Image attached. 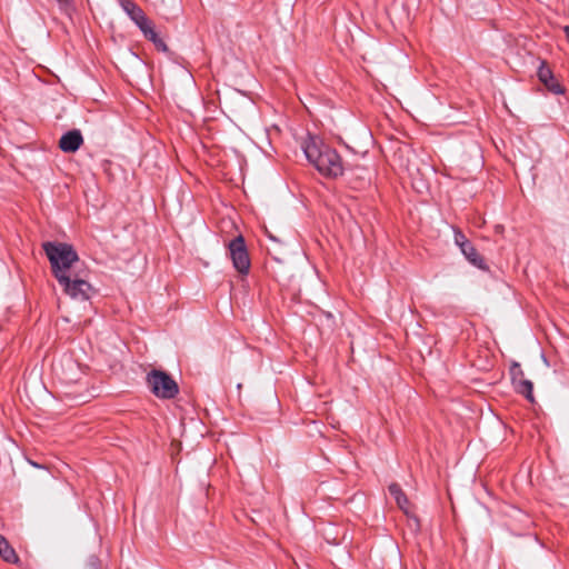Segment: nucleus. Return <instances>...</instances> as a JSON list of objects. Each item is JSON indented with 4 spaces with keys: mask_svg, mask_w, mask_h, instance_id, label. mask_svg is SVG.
Wrapping results in <instances>:
<instances>
[{
    "mask_svg": "<svg viewBox=\"0 0 569 569\" xmlns=\"http://www.w3.org/2000/svg\"><path fill=\"white\" fill-rule=\"evenodd\" d=\"M229 251L233 267L240 273L247 274L250 269V259L242 236H239L230 241Z\"/></svg>",
    "mask_w": 569,
    "mask_h": 569,
    "instance_id": "obj_5",
    "label": "nucleus"
},
{
    "mask_svg": "<svg viewBox=\"0 0 569 569\" xmlns=\"http://www.w3.org/2000/svg\"><path fill=\"white\" fill-rule=\"evenodd\" d=\"M32 466L37 467V468H40V466L36 462H31Z\"/></svg>",
    "mask_w": 569,
    "mask_h": 569,
    "instance_id": "obj_19",
    "label": "nucleus"
},
{
    "mask_svg": "<svg viewBox=\"0 0 569 569\" xmlns=\"http://www.w3.org/2000/svg\"><path fill=\"white\" fill-rule=\"evenodd\" d=\"M136 24L141 30V32L144 34L146 38L148 37V34L150 32H152V30H154L152 22L147 18V16L144 17V22H139Z\"/></svg>",
    "mask_w": 569,
    "mask_h": 569,
    "instance_id": "obj_15",
    "label": "nucleus"
},
{
    "mask_svg": "<svg viewBox=\"0 0 569 569\" xmlns=\"http://www.w3.org/2000/svg\"><path fill=\"white\" fill-rule=\"evenodd\" d=\"M147 383L154 396L172 399L179 392L177 382L164 371L152 370L147 376Z\"/></svg>",
    "mask_w": 569,
    "mask_h": 569,
    "instance_id": "obj_3",
    "label": "nucleus"
},
{
    "mask_svg": "<svg viewBox=\"0 0 569 569\" xmlns=\"http://www.w3.org/2000/svg\"><path fill=\"white\" fill-rule=\"evenodd\" d=\"M389 492L395 498L398 507L405 512L409 513V500L402 489L397 483H391L389 486Z\"/></svg>",
    "mask_w": 569,
    "mask_h": 569,
    "instance_id": "obj_11",
    "label": "nucleus"
},
{
    "mask_svg": "<svg viewBox=\"0 0 569 569\" xmlns=\"http://www.w3.org/2000/svg\"><path fill=\"white\" fill-rule=\"evenodd\" d=\"M538 78L550 92L556 94L563 93V87L555 79L552 71L545 62L538 70Z\"/></svg>",
    "mask_w": 569,
    "mask_h": 569,
    "instance_id": "obj_8",
    "label": "nucleus"
},
{
    "mask_svg": "<svg viewBox=\"0 0 569 569\" xmlns=\"http://www.w3.org/2000/svg\"><path fill=\"white\" fill-rule=\"evenodd\" d=\"M511 375L512 382L516 387L517 392L523 395L529 401L533 402L532 382L530 380L523 379V373L518 363L513 365Z\"/></svg>",
    "mask_w": 569,
    "mask_h": 569,
    "instance_id": "obj_6",
    "label": "nucleus"
},
{
    "mask_svg": "<svg viewBox=\"0 0 569 569\" xmlns=\"http://www.w3.org/2000/svg\"><path fill=\"white\" fill-rule=\"evenodd\" d=\"M42 248L50 261L51 270L59 281L67 280L73 272L74 263L79 262V256L72 246L64 242H44Z\"/></svg>",
    "mask_w": 569,
    "mask_h": 569,
    "instance_id": "obj_2",
    "label": "nucleus"
},
{
    "mask_svg": "<svg viewBox=\"0 0 569 569\" xmlns=\"http://www.w3.org/2000/svg\"><path fill=\"white\" fill-rule=\"evenodd\" d=\"M59 284L70 298L80 301L89 300L94 292L89 281L81 278L78 273L69 274L67 280L59 281Z\"/></svg>",
    "mask_w": 569,
    "mask_h": 569,
    "instance_id": "obj_4",
    "label": "nucleus"
},
{
    "mask_svg": "<svg viewBox=\"0 0 569 569\" xmlns=\"http://www.w3.org/2000/svg\"><path fill=\"white\" fill-rule=\"evenodd\" d=\"M0 557L7 562H17L18 556L8 540L0 535Z\"/></svg>",
    "mask_w": 569,
    "mask_h": 569,
    "instance_id": "obj_12",
    "label": "nucleus"
},
{
    "mask_svg": "<svg viewBox=\"0 0 569 569\" xmlns=\"http://www.w3.org/2000/svg\"><path fill=\"white\" fill-rule=\"evenodd\" d=\"M83 142V138L79 130H71L64 133L59 141V147L64 152L77 151Z\"/></svg>",
    "mask_w": 569,
    "mask_h": 569,
    "instance_id": "obj_9",
    "label": "nucleus"
},
{
    "mask_svg": "<svg viewBox=\"0 0 569 569\" xmlns=\"http://www.w3.org/2000/svg\"><path fill=\"white\" fill-rule=\"evenodd\" d=\"M57 372H60L62 379L72 382L79 379L80 368L71 357H63L59 362L54 365Z\"/></svg>",
    "mask_w": 569,
    "mask_h": 569,
    "instance_id": "obj_7",
    "label": "nucleus"
},
{
    "mask_svg": "<svg viewBox=\"0 0 569 569\" xmlns=\"http://www.w3.org/2000/svg\"><path fill=\"white\" fill-rule=\"evenodd\" d=\"M455 242L457 246H459L460 249H462L465 247V243H469L470 241L466 238V236L461 231H456Z\"/></svg>",
    "mask_w": 569,
    "mask_h": 569,
    "instance_id": "obj_17",
    "label": "nucleus"
},
{
    "mask_svg": "<svg viewBox=\"0 0 569 569\" xmlns=\"http://www.w3.org/2000/svg\"><path fill=\"white\" fill-rule=\"evenodd\" d=\"M86 569H101V562L99 558L96 556H90L87 561Z\"/></svg>",
    "mask_w": 569,
    "mask_h": 569,
    "instance_id": "obj_16",
    "label": "nucleus"
},
{
    "mask_svg": "<svg viewBox=\"0 0 569 569\" xmlns=\"http://www.w3.org/2000/svg\"><path fill=\"white\" fill-rule=\"evenodd\" d=\"M462 253L465 254V257L475 266H478L480 267L481 266V262H482V259L481 257L478 254L476 248L472 246L471 242L469 243H465V247L461 249Z\"/></svg>",
    "mask_w": 569,
    "mask_h": 569,
    "instance_id": "obj_13",
    "label": "nucleus"
},
{
    "mask_svg": "<svg viewBox=\"0 0 569 569\" xmlns=\"http://www.w3.org/2000/svg\"><path fill=\"white\" fill-rule=\"evenodd\" d=\"M147 39L152 41L158 49L163 50V51L167 50L166 43L163 42V40L158 36V33L154 30H152V32H150L148 34Z\"/></svg>",
    "mask_w": 569,
    "mask_h": 569,
    "instance_id": "obj_14",
    "label": "nucleus"
},
{
    "mask_svg": "<svg viewBox=\"0 0 569 569\" xmlns=\"http://www.w3.org/2000/svg\"><path fill=\"white\" fill-rule=\"evenodd\" d=\"M121 7L134 23L144 22L146 13L133 1L123 0Z\"/></svg>",
    "mask_w": 569,
    "mask_h": 569,
    "instance_id": "obj_10",
    "label": "nucleus"
},
{
    "mask_svg": "<svg viewBox=\"0 0 569 569\" xmlns=\"http://www.w3.org/2000/svg\"><path fill=\"white\" fill-rule=\"evenodd\" d=\"M306 158L323 176L338 177L343 172V164L338 152L320 139L309 136L301 144Z\"/></svg>",
    "mask_w": 569,
    "mask_h": 569,
    "instance_id": "obj_1",
    "label": "nucleus"
},
{
    "mask_svg": "<svg viewBox=\"0 0 569 569\" xmlns=\"http://www.w3.org/2000/svg\"><path fill=\"white\" fill-rule=\"evenodd\" d=\"M563 31L566 33L567 39L569 40V26L565 27Z\"/></svg>",
    "mask_w": 569,
    "mask_h": 569,
    "instance_id": "obj_18",
    "label": "nucleus"
}]
</instances>
